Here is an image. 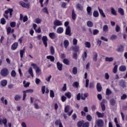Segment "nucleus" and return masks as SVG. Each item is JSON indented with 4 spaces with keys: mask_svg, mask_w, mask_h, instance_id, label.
Here are the masks:
<instances>
[{
    "mask_svg": "<svg viewBox=\"0 0 127 127\" xmlns=\"http://www.w3.org/2000/svg\"><path fill=\"white\" fill-rule=\"evenodd\" d=\"M13 11V9L8 8L7 10H5L4 13L3 14V16L6 19H8V13H9V17L12 16V12Z\"/></svg>",
    "mask_w": 127,
    "mask_h": 127,
    "instance_id": "obj_1",
    "label": "nucleus"
},
{
    "mask_svg": "<svg viewBox=\"0 0 127 127\" xmlns=\"http://www.w3.org/2000/svg\"><path fill=\"white\" fill-rule=\"evenodd\" d=\"M0 74L2 77H6V76H8L9 72L8 71V69H7V68H3L1 69Z\"/></svg>",
    "mask_w": 127,
    "mask_h": 127,
    "instance_id": "obj_2",
    "label": "nucleus"
},
{
    "mask_svg": "<svg viewBox=\"0 0 127 127\" xmlns=\"http://www.w3.org/2000/svg\"><path fill=\"white\" fill-rule=\"evenodd\" d=\"M62 25H63V23H62V21L57 19L54 21L53 28L54 29H56V27H57V26H61Z\"/></svg>",
    "mask_w": 127,
    "mask_h": 127,
    "instance_id": "obj_3",
    "label": "nucleus"
},
{
    "mask_svg": "<svg viewBox=\"0 0 127 127\" xmlns=\"http://www.w3.org/2000/svg\"><path fill=\"white\" fill-rule=\"evenodd\" d=\"M19 4H20V5H21L22 7H25V8H29V3H26L23 1H20L19 2Z\"/></svg>",
    "mask_w": 127,
    "mask_h": 127,
    "instance_id": "obj_4",
    "label": "nucleus"
},
{
    "mask_svg": "<svg viewBox=\"0 0 127 127\" xmlns=\"http://www.w3.org/2000/svg\"><path fill=\"white\" fill-rule=\"evenodd\" d=\"M96 123L98 127H104V121L102 119H98L96 121Z\"/></svg>",
    "mask_w": 127,
    "mask_h": 127,
    "instance_id": "obj_5",
    "label": "nucleus"
},
{
    "mask_svg": "<svg viewBox=\"0 0 127 127\" xmlns=\"http://www.w3.org/2000/svg\"><path fill=\"white\" fill-rule=\"evenodd\" d=\"M65 34L68 35V36H71L72 34L71 33V28L70 26H68L66 28Z\"/></svg>",
    "mask_w": 127,
    "mask_h": 127,
    "instance_id": "obj_6",
    "label": "nucleus"
},
{
    "mask_svg": "<svg viewBox=\"0 0 127 127\" xmlns=\"http://www.w3.org/2000/svg\"><path fill=\"white\" fill-rule=\"evenodd\" d=\"M2 124H4V127H7V125H6L7 124V120L6 119H0V125L1 126Z\"/></svg>",
    "mask_w": 127,
    "mask_h": 127,
    "instance_id": "obj_7",
    "label": "nucleus"
},
{
    "mask_svg": "<svg viewBox=\"0 0 127 127\" xmlns=\"http://www.w3.org/2000/svg\"><path fill=\"white\" fill-rule=\"evenodd\" d=\"M17 47H18V43L15 42L11 45V50H16Z\"/></svg>",
    "mask_w": 127,
    "mask_h": 127,
    "instance_id": "obj_8",
    "label": "nucleus"
},
{
    "mask_svg": "<svg viewBox=\"0 0 127 127\" xmlns=\"http://www.w3.org/2000/svg\"><path fill=\"white\" fill-rule=\"evenodd\" d=\"M105 103H107V101L103 99V102L101 103L102 111H103V112H104V111L106 110V106H105Z\"/></svg>",
    "mask_w": 127,
    "mask_h": 127,
    "instance_id": "obj_9",
    "label": "nucleus"
},
{
    "mask_svg": "<svg viewBox=\"0 0 127 127\" xmlns=\"http://www.w3.org/2000/svg\"><path fill=\"white\" fill-rule=\"evenodd\" d=\"M42 39L45 47H47V41H48V39L47 38V37L44 36H43Z\"/></svg>",
    "mask_w": 127,
    "mask_h": 127,
    "instance_id": "obj_10",
    "label": "nucleus"
},
{
    "mask_svg": "<svg viewBox=\"0 0 127 127\" xmlns=\"http://www.w3.org/2000/svg\"><path fill=\"white\" fill-rule=\"evenodd\" d=\"M86 11L87 12V14L88 15H92V7L90 6H87L86 8Z\"/></svg>",
    "mask_w": 127,
    "mask_h": 127,
    "instance_id": "obj_11",
    "label": "nucleus"
},
{
    "mask_svg": "<svg viewBox=\"0 0 127 127\" xmlns=\"http://www.w3.org/2000/svg\"><path fill=\"white\" fill-rule=\"evenodd\" d=\"M57 67L59 71H62V67H63L62 64L60 62L57 63Z\"/></svg>",
    "mask_w": 127,
    "mask_h": 127,
    "instance_id": "obj_12",
    "label": "nucleus"
},
{
    "mask_svg": "<svg viewBox=\"0 0 127 127\" xmlns=\"http://www.w3.org/2000/svg\"><path fill=\"white\" fill-rule=\"evenodd\" d=\"M72 18L73 19V20H76V18L77 17V14H76V13H75V10L72 9Z\"/></svg>",
    "mask_w": 127,
    "mask_h": 127,
    "instance_id": "obj_13",
    "label": "nucleus"
},
{
    "mask_svg": "<svg viewBox=\"0 0 127 127\" xmlns=\"http://www.w3.org/2000/svg\"><path fill=\"white\" fill-rule=\"evenodd\" d=\"M55 124L56 126H59V127H63V125H62V123H61V120H57L55 122Z\"/></svg>",
    "mask_w": 127,
    "mask_h": 127,
    "instance_id": "obj_14",
    "label": "nucleus"
},
{
    "mask_svg": "<svg viewBox=\"0 0 127 127\" xmlns=\"http://www.w3.org/2000/svg\"><path fill=\"white\" fill-rule=\"evenodd\" d=\"M0 86L2 87H5L7 85V81L6 80H3L0 81Z\"/></svg>",
    "mask_w": 127,
    "mask_h": 127,
    "instance_id": "obj_15",
    "label": "nucleus"
},
{
    "mask_svg": "<svg viewBox=\"0 0 127 127\" xmlns=\"http://www.w3.org/2000/svg\"><path fill=\"white\" fill-rule=\"evenodd\" d=\"M98 10L100 13V14H101V15L103 17L106 18V14H105V13H104V11H103V9L100 8V7H98Z\"/></svg>",
    "mask_w": 127,
    "mask_h": 127,
    "instance_id": "obj_16",
    "label": "nucleus"
},
{
    "mask_svg": "<svg viewBox=\"0 0 127 127\" xmlns=\"http://www.w3.org/2000/svg\"><path fill=\"white\" fill-rule=\"evenodd\" d=\"M63 31H64V29L62 27H59L57 30V33H59V34L63 33Z\"/></svg>",
    "mask_w": 127,
    "mask_h": 127,
    "instance_id": "obj_17",
    "label": "nucleus"
},
{
    "mask_svg": "<svg viewBox=\"0 0 127 127\" xmlns=\"http://www.w3.org/2000/svg\"><path fill=\"white\" fill-rule=\"evenodd\" d=\"M64 48H65V49H67V48H68V47L69 46V41H68L67 40H65L64 41Z\"/></svg>",
    "mask_w": 127,
    "mask_h": 127,
    "instance_id": "obj_18",
    "label": "nucleus"
},
{
    "mask_svg": "<svg viewBox=\"0 0 127 127\" xmlns=\"http://www.w3.org/2000/svg\"><path fill=\"white\" fill-rule=\"evenodd\" d=\"M93 61L97 62V61L98 60V54L97 52L93 53Z\"/></svg>",
    "mask_w": 127,
    "mask_h": 127,
    "instance_id": "obj_19",
    "label": "nucleus"
},
{
    "mask_svg": "<svg viewBox=\"0 0 127 127\" xmlns=\"http://www.w3.org/2000/svg\"><path fill=\"white\" fill-rule=\"evenodd\" d=\"M88 96H89L88 93L82 94L81 95V100L85 101V100H86V98H88Z\"/></svg>",
    "mask_w": 127,
    "mask_h": 127,
    "instance_id": "obj_20",
    "label": "nucleus"
},
{
    "mask_svg": "<svg viewBox=\"0 0 127 127\" xmlns=\"http://www.w3.org/2000/svg\"><path fill=\"white\" fill-rule=\"evenodd\" d=\"M64 96H65L67 99H71V98H72V94L70 92H65Z\"/></svg>",
    "mask_w": 127,
    "mask_h": 127,
    "instance_id": "obj_21",
    "label": "nucleus"
},
{
    "mask_svg": "<svg viewBox=\"0 0 127 127\" xmlns=\"http://www.w3.org/2000/svg\"><path fill=\"white\" fill-rule=\"evenodd\" d=\"M49 37L51 39H55L56 38V34H55V33L53 32V33H49Z\"/></svg>",
    "mask_w": 127,
    "mask_h": 127,
    "instance_id": "obj_22",
    "label": "nucleus"
},
{
    "mask_svg": "<svg viewBox=\"0 0 127 127\" xmlns=\"http://www.w3.org/2000/svg\"><path fill=\"white\" fill-rule=\"evenodd\" d=\"M119 70L121 71V72H125L127 70V67L126 65H121L119 67Z\"/></svg>",
    "mask_w": 127,
    "mask_h": 127,
    "instance_id": "obj_23",
    "label": "nucleus"
},
{
    "mask_svg": "<svg viewBox=\"0 0 127 127\" xmlns=\"http://www.w3.org/2000/svg\"><path fill=\"white\" fill-rule=\"evenodd\" d=\"M47 59L50 60L51 62H54V60H55V58L52 56H47Z\"/></svg>",
    "mask_w": 127,
    "mask_h": 127,
    "instance_id": "obj_24",
    "label": "nucleus"
},
{
    "mask_svg": "<svg viewBox=\"0 0 127 127\" xmlns=\"http://www.w3.org/2000/svg\"><path fill=\"white\" fill-rule=\"evenodd\" d=\"M112 14L113 15H117V11L113 7L110 8Z\"/></svg>",
    "mask_w": 127,
    "mask_h": 127,
    "instance_id": "obj_25",
    "label": "nucleus"
},
{
    "mask_svg": "<svg viewBox=\"0 0 127 127\" xmlns=\"http://www.w3.org/2000/svg\"><path fill=\"white\" fill-rule=\"evenodd\" d=\"M96 87L98 92H101L102 91V85H101V83H97Z\"/></svg>",
    "mask_w": 127,
    "mask_h": 127,
    "instance_id": "obj_26",
    "label": "nucleus"
},
{
    "mask_svg": "<svg viewBox=\"0 0 127 127\" xmlns=\"http://www.w3.org/2000/svg\"><path fill=\"white\" fill-rule=\"evenodd\" d=\"M28 72L29 74H30L31 77H32V78H33V77H34V75L33 74V70L32 69V67H30L28 69Z\"/></svg>",
    "mask_w": 127,
    "mask_h": 127,
    "instance_id": "obj_27",
    "label": "nucleus"
},
{
    "mask_svg": "<svg viewBox=\"0 0 127 127\" xmlns=\"http://www.w3.org/2000/svg\"><path fill=\"white\" fill-rule=\"evenodd\" d=\"M1 102L2 103V104H4V105H5V106H6L7 105V100L6 99H4V97H2L0 99Z\"/></svg>",
    "mask_w": 127,
    "mask_h": 127,
    "instance_id": "obj_28",
    "label": "nucleus"
},
{
    "mask_svg": "<svg viewBox=\"0 0 127 127\" xmlns=\"http://www.w3.org/2000/svg\"><path fill=\"white\" fill-rule=\"evenodd\" d=\"M36 73L38 76H39V75H41V69L39 67H37L36 69Z\"/></svg>",
    "mask_w": 127,
    "mask_h": 127,
    "instance_id": "obj_29",
    "label": "nucleus"
},
{
    "mask_svg": "<svg viewBox=\"0 0 127 127\" xmlns=\"http://www.w3.org/2000/svg\"><path fill=\"white\" fill-rule=\"evenodd\" d=\"M103 30L104 32H108L109 31V26L107 25H105L103 26Z\"/></svg>",
    "mask_w": 127,
    "mask_h": 127,
    "instance_id": "obj_30",
    "label": "nucleus"
},
{
    "mask_svg": "<svg viewBox=\"0 0 127 127\" xmlns=\"http://www.w3.org/2000/svg\"><path fill=\"white\" fill-rule=\"evenodd\" d=\"M87 25L88 27H93L94 26V23L91 21H88L87 22Z\"/></svg>",
    "mask_w": 127,
    "mask_h": 127,
    "instance_id": "obj_31",
    "label": "nucleus"
},
{
    "mask_svg": "<svg viewBox=\"0 0 127 127\" xmlns=\"http://www.w3.org/2000/svg\"><path fill=\"white\" fill-rule=\"evenodd\" d=\"M82 57V60L83 61H85V60H86V59L87 58V52L86 51L84 52V53L83 54Z\"/></svg>",
    "mask_w": 127,
    "mask_h": 127,
    "instance_id": "obj_32",
    "label": "nucleus"
},
{
    "mask_svg": "<svg viewBox=\"0 0 127 127\" xmlns=\"http://www.w3.org/2000/svg\"><path fill=\"white\" fill-rule=\"evenodd\" d=\"M118 12L121 14V15H124L125 14V12L124 11V9L122 8H119L118 9Z\"/></svg>",
    "mask_w": 127,
    "mask_h": 127,
    "instance_id": "obj_33",
    "label": "nucleus"
},
{
    "mask_svg": "<svg viewBox=\"0 0 127 127\" xmlns=\"http://www.w3.org/2000/svg\"><path fill=\"white\" fill-rule=\"evenodd\" d=\"M117 51L118 52H123L124 51V47L123 46H119Z\"/></svg>",
    "mask_w": 127,
    "mask_h": 127,
    "instance_id": "obj_34",
    "label": "nucleus"
},
{
    "mask_svg": "<svg viewBox=\"0 0 127 127\" xmlns=\"http://www.w3.org/2000/svg\"><path fill=\"white\" fill-rule=\"evenodd\" d=\"M76 8L78 9V10H83V6L80 4H77L76 5Z\"/></svg>",
    "mask_w": 127,
    "mask_h": 127,
    "instance_id": "obj_35",
    "label": "nucleus"
},
{
    "mask_svg": "<svg viewBox=\"0 0 127 127\" xmlns=\"http://www.w3.org/2000/svg\"><path fill=\"white\" fill-rule=\"evenodd\" d=\"M105 61L108 62H112V61H114V58L112 57L111 58L106 57L105 58Z\"/></svg>",
    "mask_w": 127,
    "mask_h": 127,
    "instance_id": "obj_36",
    "label": "nucleus"
},
{
    "mask_svg": "<svg viewBox=\"0 0 127 127\" xmlns=\"http://www.w3.org/2000/svg\"><path fill=\"white\" fill-rule=\"evenodd\" d=\"M70 111V106L67 105L64 107V113H68Z\"/></svg>",
    "mask_w": 127,
    "mask_h": 127,
    "instance_id": "obj_37",
    "label": "nucleus"
},
{
    "mask_svg": "<svg viewBox=\"0 0 127 127\" xmlns=\"http://www.w3.org/2000/svg\"><path fill=\"white\" fill-rule=\"evenodd\" d=\"M106 94L107 96H110V95L112 94V91L110 89L107 88L106 89Z\"/></svg>",
    "mask_w": 127,
    "mask_h": 127,
    "instance_id": "obj_38",
    "label": "nucleus"
},
{
    "mask_svg": "<svg viewBox=\"0 0 127 127\" xmlns=\"http://www.w3.org/2000/svg\"><path fill=\"white\" fill-rule=\"evenodd\" d=\"M72 73L74 75H76L77 73H78V70L77 69V67H74L72 68Z\"/></svg>",
    "mask_w": 127,
    "mask_h": 127,
    "instance_id": "obj_39",
    "label": "nucleus"
},
{
    "mask_svg": "<svg viewBox=\"0 0 127 127\" xmlns=\"http://www.w3.org/2000/svg\"><path fill=\"white\" fill-rule=\"evenodd\" d=\"M51 54L52 55H54L55 53V50L54 49V47L53 46H51L50 48Z\"/></svg>",
    "mask_w": 127,
    "mask_h": 127,
    "instance_id": "obj_40",
    "label": "nucleus"
},
{
    "mask_svg": "<svg viewBox=\"0 0 127 127\" xmlns=\"http://www.w3.org/2000/svg\"><path fill=\"white\" fill-rule=\"evenodd\" d=\"M110 103L111 106H115L116 105V100L114 99H111Z\"/></svg>",
    "mask_w": 127,
    "mask_h": 127,
    "instance_id": "obj_41",
    "label": "nucleus"
},
{
    "mask_svg": "<svg viewBox=\"0 0 127 127\" xmlns=\"http://www.w3.org/2000/svg\"><path fill=\"white\" fill-rule=\"evenodd\" d=\"M96 115L99 118H103L104 117V113H101L99 112H96Z\"/></svg>",
    "mask_w": 127,
    "mask_h": 127,
    "instance_id": "obj_42",
    "label": "nucleus"
},
{
    "mask_svg": "<svg viewBox=\"0 0 127 127\" xmlns=\"http://www.w3.org/2000/svg\"><path fill=\"white\" fill-rule=\"evenodd\" d=\"M113 72L114 74H116L118 72V65H115L113 69Z\"/></svg>",
    "mask_w": 127,
    "mask_h": 127,
    "instance_id": "obj_43",
    "label": "nucleus"
},
{
    "mask_svg": "<svg viewBox=\"0 0 127 127\" xmlns=\"http://www.w3.org/2000/svg\"><path fill=\"white\" fill-rule=\"evenodd\" d=\"M85 47L87 48H91V43L89 42H86L85 43Z\"/></svg>",
    "mask_w": 127,
    "mask_h": 127,
    "instance_id": "obj_44",
    "label": "nucleus"
},
{
    "mask_svg": "<svg viewBox=\"0 0 127 127\" xmlns=\"http://www.w3.org/2000/svg\"><path fill=\"white\" fill-rule=\"evenodd\" d=\"M93 16L94 17H98V16H99V12L98 11H94L93 12Z\"/></svg>",
    "mask_w": 127,
    "mask_h": 127,
    "instance_id": "obj_45",
    "label": "nucleus"
},
{
    "mask_svg": "<svg viewBox=\"0 0 127 127\" xmlns=\"http://www.w3.org/2000/svg\"><path fill=\"white\" fill-rule=\"evenodd\" d=\"M25 53V51H24V50H21L20 51V57L22 59V58H23V55Z\"/></svg>",
    "mask_w": 127,
    "mask_h": 127,
    "instance_id": "obj_46",
    "label": "nucleus"
},
{
    "mask_svg": "<svg viewBox=\"0 0 127 127\" xmlns=\"http://www.w3.org/2000/svg\"><path fill=\"white\" fill-rule=\"evenodd\" d=\"M43 11L44 12V13H47V14H49V12H48V9H47V7H45L43 8Z\"/></svg>",
    "mask_w": 127,
    "mask_h": 127,
    "instance_id": "obj_47",
    "label": "nucleus"
},
{
    "mask_svg": "<svg viewBox=\"0 0 127 127\" xmlns=\"http://www.w3.org/2000/svg\"><path fill=\"white\" fill-rule=\"evenodd\" d=\"M72 43L73 45H77V44L78 43V40L76 38H73Z\"/></svg>",
    "mask_w": 127,
    "mask_h": 127,
    "instance_id": "obj_48",
    "label": "nucleus"
},
{
    "mask_svg": "<svg viewBox=\"0 0 127 127\" xmlns=\"http://www.w3.org/2000/svg\"><path fill=\"white\" fill-rule=\"evenodd\" d=\"M86 120H87L88 122H91V121H92V116L90 115H87L86 116Z\"/></svg>",
    "mask_w": 127,
    "mask_h": 127,
    "instance_id": "obj_49",
    "label": "nucleus"
},
{
    "mask_svg": "<svg viewBox=\"0 0 127 127\" xmlns=\"http://www.w3.org/2000/svg\"><path fill=\"white\" fill-rule=\"evenodd\" d=\"M34 22H35V23H37V24H39V23H41V19L39 18H37L35 19Z\"/></svg>",
    "mask_w": 127,
    "mask_h": 127,
    "instance_id": "obj_50",
    "label": "nucleus"
},
{
    "mask_svg": "<svg viewBox=\"0 0 127 127\" xmlns=\"http://www.w3.org/2000/svg\"><path fill=\"white\" fill-rule=\"evenodd\" d=\"M7 34H9L11 32V28L10 27H8L6 28Z\"/></svg>",
    "mask_w": 127,
    "mask_h": 127,
    "instance_id": "obj_51",
    "label": "nucleus"
},
{
    "mask_svg": "<svg viewBox=\"0 0 127 127\" xmlns=\"http://www.w3.org/2000/svg\"><path fill=\"white\" fill-rule=\"evenodd\" d=\"M21 97L18 95H16L14 97L15 101H19Z\"/></svg>",
    "mask_w": 127,
    "mask_h": 127,
    "instance_id": "obj_52",
    "label": "nucleus"
},
{
    "mask_svg": "<svg viewBox=\"0 0 127 127\" xmlns=\"http://www.w3.org/2000/svg\"><path fill=\"white\" fill-rule=\"evenodd\" d=\"M11 75L12 77H15L16 76V72L15 70H12L11 72Z\"/></svg>",
    "mask_w": 127,
    "mask_h": 127,
    "instance_id": "obj_53",
    "label": "nucleus"
},
{
    "mask_svg": "<svg viewBox=\"0 0 127 127\" xmlns=\"http://www.w3.org/2000/svg\"><path fill=\"white\" fill-rule=\"evenodd\" d=\"M105 78L106 79V80H109V79H110V75H109V73L108 72L105 73Z\"/></svg>",
    "mask_w": 127,
    "mask_h": 127,
    "instance_id": "obj_54",
    "label": "nucleus"
},
{
    "mask_svg": "<svg viewBox=\"0 0 127 127\" xmlns=\"http://www.w3.org/2000/svg\"><path fill=\"white\" fill-rule=\"evenodd\" d=\"M6 22V21H5V19H4V18H2L0 19V23H1V24L4 25Z\"/></svg>",
    "mask_w": 127,
    "mask_h": 127,
    "instance_id": "obj_55",
    "label": "nucleus"
},
{
    "mask_svg": "<svg viewBox=\"0 0 127 127\" xmlns=\"http://www.w3.org/2000/svg\"><path fill=\"white\" fill-rule=\"evenodd\" d=\"M73 87H75L76 88H78L79 87V82H74L72 84Z\"/></svg>",
    "mask_w": 127,
    "mask_h": 127,
    "instance_id": "obj_56",
    "label": "nucleus"
},
{
    "mask_svg": "<svg viewBox=\"0 0 127 127\" xmlns=\"http://www.w3.org/2000/svg\"><path fill=\"white\" fill-rule=\"evenodd\" d=\"M34 107L36 110H39V109H40V107L38 106L37 103L34 104Z\"/></svg>",
    "mask_w": 127,
    "mask_h": 127,
    "instance_id": "obj_57",
    "label": "nucleus"
},
{
    "mask_svg": "<svg viewBox=\"0 0 127 127\" xmlns=\"http://www.w3.org/2000/svg\"><path fill=\"white\" fill-rule=\"evenodd\" d=\"M115 29L116 32H119L120 30H121V27H120V26H119L118 25H116Z\"/></svg>",
    "mask_w": 127,
    "mask_h": 127,
    "instance_id": "obj_58",
    "label": "nucleus"
},
{
    "mask_svg": "<svg viewBox=\"0 0 127 127\" xmlns=\"http://www.w3.org/2000/svg\"><path fill=\"white\" fill-rule=\"evenodd\" d=\"M46 88V87H45V86H43L41 88V91H42V94L43 95H44V94H45V89Z\"/></svg>",
    "mask_w": 127,
    "mask_h": 127,
    "instance_id": "obj_59",
    "label": "nucleus"
},
{
    "mask_svg": "<svg viewBox=\"0 0 127 127\" xmlns=\"http://www.w3.org/2000/svg\"><path fill=\"white\" fill-rule=\"evenodd\" d=\"M15 25H16L15 22H12L10 23V26H11V27H15Z\"/></svg>",
    "mask_w": 127,
    "mask_h": 127,
    "instance_id": "obj_60",
    "label": "nucleus"
},
{
    "mask_svg": "<svg viewBox=\"0 0 127 127\" xmlns=\"http://www.w3.org/2000/svg\"><path fill=\"white\" fill-rule=\"evenodd\" d=\"M117 36L116 35H113L111 37V40H115V39H117Z\"/></svg>",
    "mask_w": 127,
    "mask_h": 127,
    "instance_id": "obj_61",
    "label": "nucleus"
},
{
    "mask_svg": "<svg viewBox=\"0 0 127 127\" xmlns=\"http://www.w3.org/2000/svg\"><path fill=\"white\" fill-rule=\"evenodd\" d=\"M82 126H83V122L82 121H79L77 123L78 127H82Z\"/></svg>",
    "mask_w": 127,
    "mask_h": 127,
    "instance_id": "obj_62",
    "label": "nucleus"
},
{
    "mask_svg": "<svg viewBox=\"0 0 127 127\" xmlns=\"http://www.w3.org/2000/svg\"><path fill=\"white\" fill-rule=\"evenodd\" d=\"M89 123L88 122L85 123L82 125V127H89Z\"/></svg>",
    "mask_w": 127,
    "mask_h": 127,
    "instance_id": "obj_63",
    "label": "nucleus"
},
{
    "mask_svg": "<svg viewBox=\"0 0 127 127\" xmlns=\"http://www.w3.org/2000/svg\"><path fill=\"white\" fill-rule=\"evenodd\" d=\"M99 33V30L97 29L93 30V35H97Z\"/></svg>",
    "mask_w": 127,
    "mask_h": 127,
    "instance_id": "obj_64",
    "label": "nucleus"
}]
</instances>
